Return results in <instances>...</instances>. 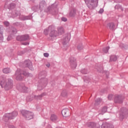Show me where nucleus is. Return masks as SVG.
Wrapping results in <instances>:
<instances>
[{"mask_svg":"<svg viewBox=\"0 0 128 128\" xmlns=\"http://www.w3.org/2000/svg\"><path fill=\"white\" fill-rule=\"evenodd\" d=\"M21 66L23 68H28L30 70H34V68H32V64L30 60H26L22 64H20Z\"/></svg>","mask_w":128,"mask_h":128,"instance_id":"nucleus-4","label":"nucleus"},{"mask_svg":"<svg viewBox=\"0 0 128 128\" xmlns=\"http://www.w3.org/2000/svg\"><path fill=\"white\" fill-rule=\"evenodd\" d=\"M102 102V100L100 98H98L95 102V106H98L100 104V102Z\"/></svg>","mask_w":128,"mask_h":128,"instance_id":"nucleus-27","label":"nucleus"},{"mask_svg":"<svg viewBox=\"0 0 128 128\" xmlns=\"http://www.w3.org/2000/svg\"><path fill=\"white\" fill-rule=\"evenodd\" d=\"M112 98H114V95H112V94H110V95L108 96V99L110 100H112Z\"/></svg>","mask_w":128,"mask_h":128,"instance_id":"nucleus-35","label":"nucleus"},{"mask_svg":"<svg viewBox=\"0 0 128 128\" xmlns=\"http://www.w3.org/2000/svg\"><path fill=\"white\" fill-rule=\"evenodd\" d=\"M4 26H10V22H4Z\"/></svg>","mask_w":128,"mask_h":128,"instance_id":"nucleus-40","label":"nucleus"},{"mask_svg":"<svg viewBox=\"0 0 128 128\" xmlns=\"http://www.w3.org/2000/svg\"><path fill=\"white\" fill-rule=\"evenodd\" d=\"M22 74H23V76H32V74L28 73V72H22Z\"/></svg>","mask_w":128,"mask_h":128,"instance_id":"nucleus-19","label":"nucleus"},{"mask_svg":"<svg viewBox=\"0 0 128 128\" xmlns=\"http://www.w3.org/2000/svg\"><path fill=\"white\" fill-rule=\"evenodd\" d=\"M50 120L52 122H56V120H58V116L56 114H52L50 116Z\"/></svg>","mask_w":128,"mask_h":128,"instance_id":"nucleus-18","label":"nucleus"},{"mask_svg":"<svg viewBox=\"0 0 128 128\" xmlns=\"http://www.w3.org/2000/svg\"><path fill=\"white\" fill-rule=\"evenodd\" d=\"M62 22H66L68 20V19L66 18H64V17H62Z\"/></svg>","mask_w":128,"mask_h":128,"instance_id":"nucleus-43","label":"nucleus"},{"mask_svg":"<svg viewBox=\"0 0 128 128\" xmlns=\"http://www.w3.org/2000/svg\"><path fill=\"white\" fill-rule=\"evenodd\" d=\"M124 99V96L118 95L115 97L114 101L116 104H122Z\"/></svg>","mask_w":128,"mask_h":128,"instance_id":"nucleus-8","label":"nucleus"},{"mask_svg":"<svg viewBox=\"0 0 128 128\" xmlns=\"http://www.w3.org/2000/svg\"><path fill=\"white\" fill-rule=\"evenodd\" d=\"M30 40V36L28 35H23L22 42H26V40Z\"/></svg>","mask_w":128,"mask_h":128,"instance_id":"nucleus-23","label":"nucleus"},{"mask_svg":"<svg viewBox=\"0 0 128 128\" xmlns=\"http://www.w3.org/2000/svg\"><path fill=\"white\" fill-rule=\"evenodd\" d=\"M18 90L22 92H28L30 90V89L24 85H20L18 88Z\"/></svg>","mask_w":128,"mask_h":128,"instance_id":"nucleus-9","label":"nucleus"},{"mask_svg":"<svg viewBox=\"0 0 128 128\" xmlns=\"http://www.w3.org/2000/svg\"><path fill=\"white\" fill-rule=\"evenodd\" d=\"M34 98L35 100H42V98H40V97L38 96H34Z\"/></svg>","mask_w":128,"mask_h":128,"instance_id":"nucleus-44","label":"nucleus"},{"mask_svg":"<svg viewBox=\"0 0 128 128\" xmlns=\"http://www.w3.org/2000/svg\"><path fill=\"white\" fill-rule=\"evenodd\" d=\"M109 28L111 30H113L114 28V23H109L108 24Z\"/></svg>","mask_w":128,"mask_h":128,"instance_id":"nucleus-21","label":"nucleus"},{"mask_svg":"<svg viewBox=\"0 0 128 128\" xmlns=\"http://www.w3.org/2000/svg\"><path fill=\"white\" fill-rule=\"evenodd\" d=\"M82 74H86L88 72V70L84 68L81 70Z\"/></svg>","mask_w":128,"mask_h":128,"instance_id":"nucleus-30","label":"nucleus"},{"mask_svg":"<svg viewBox=\"0 0 128 128\" xmlns=\"http://www.w3.org/2000/svg\"><path fill=\"white\" fill-rule=\"evenodd\" d=\"M108 48H110L108 47H106L105 48H104L103 51L104 52H105V54H106L108 52Z\"/></svg>","mask_w":128,"mask_h":128,"instance_id":"nucleus-33","label":"nucleus"},{"mask_svg":"<svg viewBox=\"0 0 128 128\" xmlns=\"http://www.w3.org/2000/svg\"><path fill=\"white\" fill-rule=\"evenodd\" d=\"M10 40V36H8V40Z\"/></svg>","mask_w":128,"mask_h":128,"instance_id":"nucleus-50","label":"nucleus"},{"mask_svg":"<svg viewBox=\"0 0 128 128\" xmlns=\"http://www.w3.org/2000/svg\"><path fill=\"white\" fill-rule=\"evenodd\" d=\"M108 128H114V125H112V124H108Z\"/></svg>","mask_w":128,"mask_h":128,"instance_id":"nucleus-42","label":"nucleus"},{"mask_svg":"<svg viewBox=\"0 0 128 128\" xmlns=\"http://www.w3.org/2000/svg\"><path fill=\"white\" fill-rule=\"evenodd\" d=\"M52 28H53L52 26H50L48 28L44 29V34L45 36H48V31L52 30Z\"/></svg>","mask_w":128,"mask_h":128,"instance_id":"nucleus-13","label":"nucleus"},{"mask_svg":"<svg viewBox=\"0 0 128 128\" xmlns=\"http://www.w3.org/2000/svg\"><path fill=\"white\" fill-rule=\"evenodd\" d=\"M44 56H45L46 58H48V56H50V54L48 53H44Z\"/></svg>","mask_w":128,"mask_h":128,"instance_id":"nucleus-45","label":"nucleus"},{"mask_svg":"<svg viewBox=\"0 0 128 128\" xmlns=\"http://www.w3.org/2000/svg\"><path fill=\"white\" fill-rule=\"evenodd\" d=\"M22 44L23 46H28V44H30V42H22Z\"/></svg>","mask_w":128,"mask_h":128,"instance_id":"nucleus-36","label":"nucleus"},{"mask_svg":"<svg viewBox=\"0 0 128 128\" xmlns=\"http://www.w3.org/2000/svg\"><path fill=\"white\" fill-rule=\"evenodd\" d=\"M86 4L90 10H94L98 6V0H84Z\"/></svg>","mask_w":128,"mask_h":128,"instance_id":"nucleus-2","label":"nucleus"},{"mask_svg":"<svg viewBox=\"0 0 128 128\" xmlns=\"http://www.w3.org/2000/svg\"><path fill=\"white\" fill-rule=\"evenodd\" d=\"M76 10L72 9L70 12L69 16H76Z\"/></svg>","mask_w":128,"mask_h":128,"instance_id":"nucleus-17","label":"nucleus"},{"mask_svg":"<svg viewBox=\"0 0 128 128\" xmlns=\"http://www.w3.org/2000/svg\"><path fill=\"white\" fill-rule=\"evenodd\" d=\"M108 123H104L102 125V128H108Z\"/></svg>","mask_w":128,"mask_h":128,"instance_id":"nucleus-31","label":"nucleus"},{"mask_svg":"<svg viewBox=\"0 0 128 128\" xmlns=\"http://www.w3.org/2000/svg\"><path fill=\"white\" fill-rule=\"evenodd\" d=\"M10 116V120H12L18 116V112L16 111H14L12 113L8 114Z\"/></svg>","mask_w":128,"mask_h":128,"instance_id":"nucleus-14","label":"nucleus"},{"mask_svg":"<svg viewBox=\"0 0 128 128\" xmlns=\"http://www.w3.org/2000/svg\"><path fill=\"white\" fill-rule=\"evenodd\" d=\"M98 12L99 14H102V12H104V9L102 8L100 9Z\"/></svg>","mask_w":128,"mask_h":128,"instance_id":"nucleus-46","label":"nucleus"},{"mask_svg":"<svg viewBox=\"0 0 128 128\" xmlns=\"http://www.w3.org/2000/svg\"><path fill=\"white\" fill-rule=\"evenodd\" d=\"M100 112L101 114H105V112H106V107H104L100 110Z\"/></svg>","mask_w":128,"mask_h":128,"instance_id":"nucleus-24","label":"nucleus"},{"mask_svg":"<svg viewBox=\"0 0 128 128\" xmlns=\"http://www.w3.org/2000/svg\"><path fill=\"white\" fill-rule=\"evenodd\" d=\"M46 2H44V1H42L40 4V8H42V6L44 7V4Z\"/></svg>","mask_w":128,"mask_h":128,"instance_id":"nucleus-37","label":"nucleus"},{"mask_svg":"<svg viewBox=\"0 0 128 128\" xmlns=\"http://www.w3.org/2000/svg\"><path fill=\"white\" fill-rule=\"evenodd\" d=\"M62 114L64 118H68L70 116V110L68 108L64 109L62 110Z\"/></svg>","mask_w":128,"mask_h":128,"instance_id":"nucleus-10","label":"nucleus"},{"mask_svg":"<svg viewBox=\"0 0 128 128\" xmlns=\"http://www.w3.org/2000/svg\"><path fill=\"white\" fill-rule=\"evenodd\" d=\"M15 76H16V80H22L24 78V74L21 70L20 71L18 70L17 71H16Z\"/></svg>","mask_w":128,"mask_h":128,"instance_id":"nucleus-7","label":"nucleus"},{"mask_svg":"<svg viewBox=\"0 0 128 128\" xmlns=\"http://www.w3.org/2000/svg\"><path fill=\"white\" fill-rule=\"evenodd\" d=\"M22 38H23V35L18 36L16 37V40H18V42H22Z\"/></svg>","mask_w":128,"mask_h":128,"instance_id":"nucleus-29","label":"nucleus"},{"mask_svg":"<svg viewBox=\"0 0 128 128\" xmlns=\"http://www.w3.org/2000/svg\"><path fill=\"white\" fill-rule=\"evenodd\" d=\"M46 66H47V68H50V63H47L46 64Z\"/></svg>","mask_w":128,"mask_h":128,"instance_id":"nucleus-47","label":"nucleus"},{"mask_svg":"<svg viewBox=\"0 0 128 128\" xmlns=\"http://www.w3.org/2000/svg\"><path fill=\"white\" fill-rule=\"evenodd\" d=\"M12 18H14V16H18V11L16 10H12Z\"/></svg>","mask_w":128,"mask_h":128,"instance_id":"nucleus-26","label":"nucleus"},{"mask_svg":"<svg viewBox=\"0 0 128 128\" xmlns=\"http://www.w3.org/2000/svg\"><path fill=\"white\" fill-rule=\"evenodd\" d=\"M66 44H68V41H66L63 42V44H64V45Z\"/></svg>","mask_w":128,"mask_h":128,"instance_id":"nucleus-49","label":"nucleus"},{"mask_svg":"<svg viewBox=\"0 0 128 128\" xmlns=\"http://www.w3.org/2000/svg\"><path fill=\"white\" fill-rule=\"evenodd\" d=\"M10 115L8 114L4 116V122H8V120H10Z\"/></svg>","mask_w":128,"mask_h":128,"instance_id":"nucleus-20","label":"nucleus"},{"mask_svg":"<svg viewBox=\"0 0 128 128\" xmlns=\"http://www.w3.org/2000/svg\"><path fill=\"white\" fill-rule=\"evenodd\" d=\"M70 66L72 68H76V60L74 58L70 60Z\"/></svg>","mask_w":128,"mask_h":128,"instance_id":"nucleus-11","label":"nucleus"},{"mask_svg":"<svg viewBox=\"0 0 128 128\" xmlns=\"http://www.w3.org/2000/svg\"><path fill=\"white\" fill-rule=\"evenodd\" d=\"M0 84L2 88H4L6 90L12 88L14 82L10 78L6 79V77H0Z\"/></svg>","mask_w":128,"mask_h":128,"instance_id":"nucleus-1","label":"nucleus"},{"mask_svg":"<svg viewBox=\"0 0 128 128\" xmlns=\"http://www.w3.org/2000/svg\"><path fill=\"white\" fill-rule=\"evenodd\" d=\"M21 112L23 116L26 120H32V118H34V113L32 112L22 110Z\"/></svg>","mask_w":128,"mask_h":128,"instance_id":"nucleus-3","label":"nucleus"},{"mask_svg":"<svg viewBox=\"0 0 128 128\" xmlns=\"http://www.w3.org/2000/svg\"><path fill=\"white\" fill-rule=\"evenodd\" d=\"M120 48H124V49L126 48V45L124 44H120Z\"/></svg>","mask_w":128,"mask_h":128,"instance_id":"nucleus-39","label":"nucleus"},{"mask_svg":"<svg viewBox=\"0 0 128 128\" xmlns=\"http://www.w3.org/2000/svg\"><path fill=\"white\" fill-rule=\"evenodd\" d=\"M78 50H82L83 48V46H82V44H79L77 47Z\"/></svg>","mask_w":128,"mask_h":128,"instance_id":"nucleus-32","label":"nucleus"},{"mask_svg":"<svg viewBox=\"0 0 128 128\" xmlns=\"http://www.w3.org/2000/svg\"><path fill=\"white\" fill-rule=\"evenodd\" d=\"M54 28L53 26L52 29L50 30V32L49 34V36H50V38L52 40H56V36H58V31L54 30Z\"/></svg>","mask_w":128,"mask_h":128,"instance_id":"nucleus-5","label":"nucleus"},{"mask_svg":"<svg viewBox=\"0 0 128 128\" xmlns=\"http://www.w3.org/2000/svg\"><path fill=\"white\" fill-rule=\"evenodd\" d=\"M117 60H118V58L116 56L112 55L110 56V59L109 60V62H116Z\"/></svg>","mask_w":128,"mask_h":128,"instance_id":"nucleus-16","label":"nucleus"},{"mask_svg":"<svg viewBox=\"0 0 128 128\" xmlns=\"http://www.w3.org/2000/svg\"><path fill=\"white\" fill-rule=\"evenodd\" d=\"M15 6H16V5H14V4H12L10 5V10H12V8H14Z\"/></svg>","mask_w":128,"mask_h":128,"instance_id":"nucleus-38","label":"nucleus"},{"mask_svg":"<svg viewBox=\"0 0 128 128\" xmlns=\"http://www.w3.org/2000/svg\"><path fill=\"white\" fill-rule=\"evenodd\" d=\"M26 100H28V102H32V100H34V98H32V96H28Z\"/></svg>","mask_w":128,"mask_h":128,"instance_id":"nucleus-34","label":"nucleus"},{"mask_svg":"<svg viewBox=\"0 0 128 128\" xmlns=\"http://www.w3.org/2000/svg\"><path fill=\"white\" fill-rule=\"evenodd\" d=\"M20 18L21 20H24V18H22V16H20Z\"/></svg>","mask_w":128,"mask_h":128,"instance_id":"nucleus-51","label":"nucleus"},{"mask_svg":"<svg viewBox=\"0 0 128 128\" xmlns=\"http://www.w3.org/2000/svg\"><path fill=\"white\" fill-rule=\"evenodd\" d=\"M62 96H68V91L66 90H63L61 93Z\"/></svg>","mask_w":128,"mask_h":128,"instance_id":"nucleus-25","label":"nucleus"},{"mask_svg":"<svg viewBox=\"0 0 128 128\" xmlns=\"http://www.w3.org/2000/svg\"><path fill=\"white\" fill-rule=\"evenodd\" d=\"M118 5H116L115 6V8H118Z\"/></svg>","mask_w":128,"mask_h":128,"instance_id":"nucleus-52","label":"nucleus"},{"mask_svg":"<svg viewBox=\"0 0 128 128\" xmlns=\"http://www.w3.org/2000/svg\"><path fill=\"white\" fill-rule=\"evenodd\" d=\"M4 26H0V41L2 42L4 40Z\"/></svg>","mask_w":128,"mask_h":128,"instance_id":"nucleus-12","label":"nucleus"},{"mask_svg":"<svg viewBox=\"0 0 128 128\" xmlns=\"http://www.w3.org/2000/svg\"><path fill=\"white\" fill-rule=\"evenodd\" d=\"M2 72L4 74H10V68H5L3 69Z\"/></svg>","mask_w":128,"mask_h":128,"instance_id":"nucleus-22","label":"nucleus"},{"mask_svg":"<svg viewBox=\"0 0 128 128\" xmlns=\"http://www.w3.org/2000/svg\"><path fill=\"white\" fill-rule=\"evenodd\" d=\"M58 35L62 34L64 32V29L62 27H58Z\"/></svg>","mask_w":128,"mask_h":128,"instance_id":"nucleus-15","label":"nucleus"},{"mask_svg":"<svg viewBox=\"0 0 128 128\" xmlns=\"http://www.w3.org/2000/svg\"><path fill=\"white\" fill-rule=\"evenodd\" d=\"M39 76L40 80H43L44 82L46 84L48 82V78H46V72L44 71H42L39 72Z\"/></svg>","mask_w":128,"mask_h":128,"instance_id":"nucleus-6","label":"nucleus"},{"mask_svg":"<svg viewBox=\"0 0 128 128\" xmlns=\"http://www.w3.org/2000/svg\"><path fill=\"white\" fill-rule=\"evenodd\" d=\"M12 34H16V29L12 28Z\"/></svg>","mask_w":128,"mask_h":128,"instance_id":"nucleus-41","label":"nucleus"},{"mask_svg":"<svg viewBox=\"0 0 128 128\" xmlns=\"http://www.w3.org/2000/svg\"><path fill=\"white\" fill-rule=\"evenodd\" d=\"M40 98H42L44 96V94H41L40 95L38 96Z\"/></svg>","mask_w":128,"mask_h":128,"instance_id":"nucleus-48","label":"nucleus"},{"mask_svg":"<svg viewBox=\"0 0 128 128\" xmlns=\"http://www.w3.org/2000/svg\"><path fill=\"white\" fill-rule=\"evenodd\" d=\"M96 124L94 122H89L87 124V126L88 128H94Z\"/></svg>","mask_w":128,"mask_h":128,"instance_id":"nucleus-28","label":"nucleus"}]
</instances>
